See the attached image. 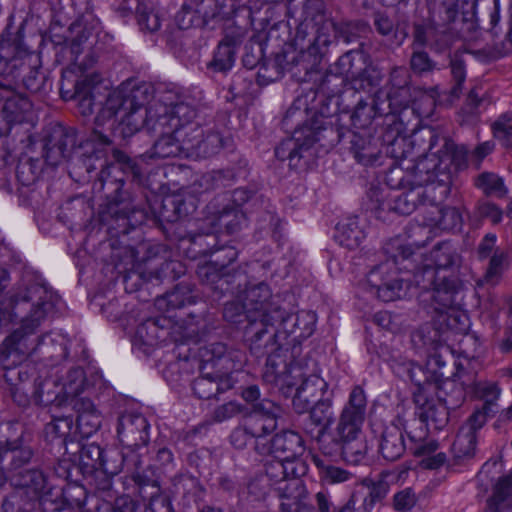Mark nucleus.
I'll use <instances>...</instances> for the list:
<instances>
[{
    "label": "nucleus",
    "instance_id": "nucleus-50",
    "mask_svg": "<svg viewBox=\"0 0 512 512\" xmlns=\"http://www.w3.org/2000/svg\"><path fill=\"white\" fill-rule=\"evenodd\" d=\"M494 149V144L491 142H484L480 144L476 150L475 153L479 157V159H483L485 156L490 154Z\"/></svg>",
    "mask_w": 512,
    "mask_h": 512
},
{
    "label": "nucleus",
    "instance_id": "nucleus-57",
    "mask_svg": "<svg viewBox=\"0 0 512 512\" xmlns=\"http://www.w3.org/2000/svg\"><path fill=\"white\" fill-rule=\"evenodd\" d=\"M188 107L184 106V105H178L176 107V110H175V113L179 116L181 114H186V111H188Z\"/></svg>",
    "mask_w": 512,
    "mask_h": 512
},
{
    "label": "nucleus",
    "instance_id": "nucleus-1",
    "mask_svg": "<svg viewBox=\"0 0 512 512\" xmlns=\"http://www.w3.org/2000/svg\"><path fill=\"white\" fill-rule=\"evenodd\" d=\"M128 102L132 105V101L125 99L121 90H115L109 95L95 118V140L108 145L112 135L127 138L139 131L144 124V117L139 107L127 111L124 105Z\"/></svg>",
    "mask_w": 512,
    "mask_h": 512
},
{
    "label": "nucleus",
    "instance_id": "nucleus-61",
    "mask_svg": "<svg viewBox=\"0 0 512 512\" xmlns=\"http://www.w3.org/2000/svg\"><path fill=\"white\" fill-rule=\"evenodd\" d=\"M506 303L509 313L512 314V296L507 298Z\"/></svg>",
    "mask_w": 512,
    "mask_h": 512
},
{
    "label": "nucleus",
    "instance_id": "nucleus-17",
    "mask_svg": "<svg viewBox=\"0 0 512 512\" xmlns=\"http://www.w3.org/2000/svg\"><path fill=\"white\" fill-rule=\"evenodd\" d=\"M74 408L78 413L77 425L81 433L89 437L101 426V416L94 404L88 399L75 402Z\"/></svg>",
    "mask_w": 512,
    "mask_h": 512
},
{
    "label": "nucleus",
    "instance_id": "nucleus-5",
    "mask_svg": "<svg viewBox=\"0 0 512 512\" xmlns=\"http://www.w3.org/2000/svg\"><path fill=\"white\" fill-rule=\"evenodd\" d=\"M363 419L343 411L336 428V441L343 457L352 463H358L366 454L368 446L361 432Z\"/></svg>",
    "mask_w": 512,
    "mask_h": 512
},
{
    "label": "nucleus",
    "instance_id": "nucleus-48",
    "mask_svg": "<svg viewBox=\"0 0 512 512\" xmlns=\"http://www.w3.org/2000/svg\"><path fill=\"white\" fill-rule=\"evenodd\" d=\"M260 396V391L257 386H250L243 390L242 397L247 402H254L256 401Z\"/></svg>",
    "mask_w": 512,
    "mask_h": 512
},
{
    "label": "nucleus",
    "instance_id": "nucleus-20",
    "mask_svg": "<svg viewBox=\"0 0 512 512\" xmlns=\"http://www.w3.org/2000/svg\"><path fill=\"white\" fill-rule=\"evenodd\" d=\"M411 443L413 446L410 449L413 451V454L416 456H427L421 461V464L428 469H436L444 464L446 461V456L444 453H437L432 456H429L431 453L437 450V443L434 441H429L425 443H421L420 441L425 437V435H409Z\"/></svg>",
    "mask_w": 512,
    "mask_h": 512
},
{
    "label": "nucleus",
    "instance_id": "nucleus-43",
    "mask_svg": "<svg viewBox=\"0 0 512 512\" xmlns=\"http://www.w3.org/2000/svg\"><path fill=\"white\" fill-rule=\"evenodd\" d=\"M230 438L233 446H235L238 449H242L253 437L245 427L244 429H236L235 431H233Z\"/></svg>",
    "mask_w": 512,
    "mask_h": 512
},
{
    "label": "nucleus",
    "instance_id": "nucleus-34",
    "mask_svg": "<svg viewBox=\"0 0 512 512\" xmlns=\"http://www.w3.org/2000/svg\"><path fill=\"white\" fill-rule=\"evenodd\" d=\"M85 384V374L81 368H74L70 370L65 378L61 380L59 385L63 386L65 389V393L67 394H78L84 389Z\"/></svg>",
    "mask_w": 512,
    "mask_h": 512
},
{
    "label": "nucleus",
    "instance_id": "nucleus-29",
    "mask_svg": "<svg viewBox=\"0 0 512 512\" xmlns=\"http://www.w3.org/2000/svg\"><path fill=\"white\" fill-rule=\"evenodd\" d=\"M474 391L477 397L484 401L483 407L488 411H496V402L500 397L501 390L494 382L481 381L474 384Z\"/></svg>",
    "mask_w": 512,
    "mask_h": 512
},
{
    "label": "nucleus",
    "instance_id": "nucleus-41",
    "mask_svg": "<svg viewBox=\"0 0 512 512\" xmlns=\"http://www.w3.org/2000/svg\"><path fill=\"white\" fill-rule=\"evenodd\" d=\"M415 504L414 494L410 490H404L394 496V506L399 511L412 508Z\"/></svg>",
    "mask_w": 512,
    "mask_h": 512
},
{
    "label": "nucleus",
    "instance_id": "nucleus-37",
    "mask_svg": "<svg viewBox=\"0 0 512 512\" xmlns=\"http://www.w3.org/2000/svg\"><path fill=\"white\" fill-rule=\"evenodd\" d=\"M493 413H495V411H488V409H486L485 407H482L481 410L475 411L470 416L467 423L463 427L469 431L474 432V434H476V431L478 429H480L485 424L487 417Z\"/></svg>",
    "mask_w": 512,
    "mask_h": 512
},
{
    "label": "nucleus",
    "instance_id": "nucleus-36",
    "mask_svg": "<svg viewBox=\"0 0 512 512\" xmlns=\"http://www.w3.org/2000/svg\"><path fill=\"white\" fill-rule=\"evenodd\" d=\"M494 136L506 147H512V125H508L503 119L496 121L493 126Z\"/></svg>",
    "mask_w": 512,
    "mask_h": 512
},
{
    "label": "nucleus",
    "instance_id": "nucleus-7",
    "mask_svg": "<svg viewBox=\"0 0 512 512\" xmlns=\"http://www.w3.org/2000/svg\"><path fill=\"white\" fill-rule=\"evenodd\" d=\"M446 264H438V268L434 269L428 267L424 270V276L428 281H431L432 285V305L436 311L441 313H447L452 316L458 313L454 306L456 304V297L458 295V284L453 279H448L446 271L442 269V266Z\"/></svg>",
    "mask_w": 512,
    "mask_h": 512
},
{
    "label": "nucleus",
    "instance_id": "nucleus-19",
    "mask_svg": "<svg viewBox=\"0 0 512 512\" xmlns=\"http://www.w3.org/2000/svg\"><path fill=\"white\" fill-rule=\"evenodd\" d=\"M305 141L300 143L301 135L304 131H296L292 138L283 141L275 150V155L281 159H289L290 164H294V160L300 157V152L311 146L315 139L311 129H306Z\"/></svg>",
    "mask_w": 512,
    "mask_h": 512
},
{
    "label": "nucleus",
    "instance_id": "nucleus-12",
    "mask_svg": "<svg viewBox=\"0 0 512 512\" xmlns=\"http://www.w3.org/2000/svg\"><path fill=\"white\" fill-rule=\"evenodd\" d=\"M281 407L273 401L264 399L257 403L253 411L245 420V427L255 438V448L260 439H266V435L277 427V419L281 414Z\"/></svg>",
    "mask_w": 512,
    "mask_h": 512
},
{
    "label": "nucleus",
    "instance_id": "nucleus-3",
    "mask_svg": "<svg viewBox=\"0 0 512 512\" xmlns=\"http://www.w3.org/2000/svg\"><path fill=\"white\" fill-rule=\"evenodd\" d=\"M408 377L410 380L420 384L417 372L421 368L413 362H407ZM414 402L420 420L426 424L428 429L442 430L448 423L449 412L446 404L440 398L431 396V385H418L414 392Z\"/></svg>",
    "mask_w": 512,
    "mask_h": 512
},
{
    "label": "nucleus",
    "instance_id": "nucleus-16",
    "mask_svg": "<svg viewBox=\"0 0 512 512\" xmlns=\"http://www.w3.org/2000/svg\"><path fill=\"white\" fill-rule=\"evenodd\" d=\"M34 322L51 316L60 302L59 296L34 273Z\"/></svg>",
    "mask_w": 512,
    "mask_h": 512
},
{
    "label": "nucleus",
    "instance_id": "nucleus-38",
    "mask_svg": "<svg viewBox=\"0 0 512 512\" xmlns=\"http://www.w3.org/2000/svg\"><path fill=\"white\" fill-rule=\"evenodd\" d=\"M477 212L480 217L488 218L494 224L502 220V211L499 207L492 203H482L478 206Z\"/></svg>",
    "mask_w": 512,
    "mask_h": 512
},
{
    "label": "nucleus",
    "instance_id": "nucleus-25",
    "mask_svg": "<svg viewBox=\"0 0 512 512\" xmlns=\"http://www.w3.org/2000/svg\"><path fill=\"white\" fill-rule=\"evenodd\" d=\"M16 179L18 183V196L20 203L29 207L32 194V159H21L16 168Z\"/></svg>",
    "mask_w": 512,
    "mask_h": 512
},
{
    "label": "nucleus",
    "instance_id": "nucleus-55",
    "mask_svg": "<svg viewBox=\"0 0 512 512\" xmlns=\"http://www.w3.org/2000/svg\"><path fill=\"white\" fill-rule=\"evenodd\" d=\"M20 390V386H15V390L13 391V398L19 405L25 406L28 404L29 400L27 398L24 400L20 398Z\"/></svg>",
    "mask_w": 512,
    "mask_h": 512
},
{
    "label": "nucleus",
    "instance_id": "nucleus-30",
    "mask_svg": "<svg viewBox=\"0 0 512 512\" xmlns=\"http://www.w3.org/2000/svg\"><path fill=\"white\" fill-rule=\"evenodd\" d=\"M476 447V434L462 427L453 443V452L456 457H468L473 455Z\"/></svg>",
    "mask_w": 512,
    "mask_h": 512
},
{
    "label": "nucleus",
    "instance_id": "nucleus-59",
    "mask_svg": "<svg viewBox=\"0 0 512 512\" xmlns=\"http://www.w3.org/2000/svg\"><path fill=\"white\" fill-rule=\"evenodd\" d=\"M8 158H9V155L7 153H5L2 157V159L0 160V169L7 165Z\"/></svg>",
    "mask_w": 512,
    "mask_h": 512
},
{
    "label": "nucleus",
    "instance_id": "nucleus-13",
    "mask_svg": "<svg viewBox=\"0 0 512 512\" xmlns=\"http://www.w3.org/2000/svg\"><path fill=\"white\" fill-rule=\"evenodd\" d=\"M31 329L27 326L14 330L0 345V363L4 369L21 364L30 353Z\"/></svg>",
    "mask_w": 512,
    "mask_h": 512
},
{
    "label": "nucleus",
    "instance_id": "nucleus-18",
    "mask_svg": "<svg viewBox=\"0 0 512 512\" xmlns=\"http://www.w3.org/2000/svg\"><path fill=\"white\" fill-rule=\"evenodd\" d=\"M30 103L27 100L11 98L8 99L0 114V137L7 135L13 123H21L26 117L24 112Z\"/></svg>",
    "mask_w": 512,
    "mask_h": 512
},
{
    "label": "nucleus",
    "instance_id": "nucleus-42",
    "mask_svg": "<svg viewBox=\"0 0 512 512\" xmlns=\"http://www.w3.org/2000/svg\"><path fill=\"white\" fill-rule=\"evenodd\" d=\"M411 66L417 72H427L434 68V64L424 52L414 53L411 59Z\"/></svg>",
    "mask_w": 512,
    "mask_h": 512
},
{
    "label": "nucleus",
    "instance_id": "nucleus-40",
    "mask_svg": "<svg viewBox=\"0 0 512 512\" xmlns=\"http://www.w3.org/2000/svg\"><path fill=\"white\" fill-rule=\"evenodd\" d=\"M389 492L388 481L381 479L372 484L369 493L370 504H374L382 500Z\"/></svg>",
    "mask_w": 512,
    "mask_h": 512
},
{
    "label": "nucleus",
    "instance_id": "nucleus-28",
    "mask_svg": "<svg viewBox=\"0 0 512 512\" xmlns=\"http://www.w3.org/2000/svg\"><path fill=\"white\" fill-rule=\"evenodd\" d=\"M512 498V474L499 480L493 496L488 501V507L494 512H501L502 506Z\"/></svg>",
    "mask_w": 512,
    "mask_h": 512
},
{
    "label": "nucleus",
    "instance_id": "nucleus-33",
    "mask_svg": "<svg viewBox=\"0 0 512 512\" xmlns=\"http://www.w3.org/2000/svg\"><path fill=\"white\" fill-rule=\"evenodd\" d=\"M234 51L228 43H220L215 52L211 66L214 70L224 72L230 70L234 65Z\"/></svg>",
    "mask_w": 512,
    "mask_h": 512
},
{
    "label": "nucleus",
    "instance_id": "nucleus-63",
    "mask_svg": "<svg viewBox=\"0 0 512 512\" xmlns=\"http://www.w3.org/2000/svg\"><path fill=\"white\" fill-rule=\"evenodd\" d=\"M5 483L4 472L0 470V487Z\"/></svg>",
    "mask_w": 512,
    "mask_h": 512
},
{
    "label": "nucleus",
    "instance_id": "nucleus-11",
    "mask_svg": "<svg viewBox=\"0 0 512 512\" xmlns=\"http://www.w3.org/2000/svg\"><path fill=\"white\" fill-rule=\"evenodd\" d=\"M257 451L262 455H271L275 459L292 464L304 452L303 439L294 431H284L276 434L271 441L258 440Z\"/></svg>",
    "mask_w": 512,
    "mask_h": 512
},
{
    "label": "nucleus",
    "instance_id": "nucleus-31",
    "mask_svg": "<svg viewBox=\"0 0 512 512\" xmlns=\"http://www.w3.org/2000/svg\"><path fill=\"white\" fill-rule=\"evenodd\" d=\"M476 185L487 195L503 197L507 193L503 180L493 173H483L480 175Z\"/></svg>",
    "mask_w": 512,
    "mask_h": 512
},
{
    "label": "nucleus",
    "instance_id": "nucleus-4",
    "mask_svg": "<svg viewBox=\"0 0 512 512\" xmlns=\"http://www.w3.org/2000/svg\"><path fill=\"white\" fill-rule=\"evenodd\" d=\"M211 353L212 357L203 360L202 377L194 383V390L200 397H209L211 394V391L206 392L202 389L207 382H224L225 380L227 385L231 386L228 378L241 367V361H236V357L232 353H226L223 344L214 345Z\"/></svg>",
    "mask_w": 512,
    "mask_h": 512
},
{
    "label": "nucleus",
    "instance_id": "nucleus-60",
    "mask_svg": "<svg viewBox=\"0 0 512 512\" xmlns=\"http://www.w3.org/2000/svg\"><path fill=\"white\" fill-rule=\"evenodd\" d=\"M159 454H160V456H161V457H163V458H167V459H170V458H171V453H170V451H168V450L163 449V450H161V451L159 452Z\"/></svg>",
    "mask_w": 512,
    "mask_h": 512
},
{
    "label": "nucleus",
    "instance_id": "nucleus-32",
    "mask_svg": "<svg viewBox=\"0 0 512 512\" xmlns=\"http://www.w3.org/2000/svg\"><path fill=\"white\" fill-rule=\"evenodd\" d=\"M312 421L323 429L328 427L333 420L332 403L330 399H322L310 408Z\"/></svg>",
    "mask_w": 512,
    "mask_h": 512
},
{
    "label": "nucleus",
    "instance_id": "nucleus-35",
    "mask_svg": "<svg viewBox=\"0 0 512 512\" xmlns=\"http://www.w3.org/2000/svg\"><path fill=\"white\" fill-rule=\"evenodd\" d=\"M365 395L360 388L352 390L349 398V403L345 407L344 411H349V414L364 420L365 414Z\"/></svg>",
    "mask_w": 512,
    "mask_h": 512
},
{
    "label": "nucleus",
    "instance_id": "nucleus-44",
    "mask_svg": "<svg viewBox=\"0 0 512 512\" xmlns=\"http://www.w3.org/2000/svg\"><path fill=\"white\" fill-rule=\"evenodd\" d=\"M496 235L487 234L479 245L478 253L481 258L488 257L493 251L496 244Z\"/></svg>",
    "mask_w": 512,
    "mask_h": 512
},
{
    "label": "nucleus",
    "instance_id": "nucleus-52",
    "mask_svg": "<svg viewBox=\"0 0 512 512\" xmlns=\"http://www.w3.org/2000/svg\"><path fill=\"white\" fill-rule=\"evenodd\" d=\"M20 384L28 382L31 378L30 369L28 366L21 367L17 372Z\"/></svg>",
    "mask_w": 512,
    "mask_h": 512
},
{
    "label": "nucleus",
    "instance_id": "nucleus-47",
    "mask_svg": "<svg viewBox=\"0 0 512 512\" xmlns=\"http://www.w3.org/2000/svg\"><path fill=\"white\" fill-rule=\"evenodd\" d=\"M412 196V193L407 194L405 196H400L397 200L396 209L399 210L401 213L409 214L414 210V205H409V197Z\"/></svg>",
    "mask_w": 512,
    "mask_h": 512
},
{
    "label": "nucleus",
    "instance_id": "nucleus-14",
    "mask_svg": "<svg viewBox=\"0 0 512 512\" xmlns=\"http://www.w3.org/2000/svg\"><path fill=\"white\" fill-rule=\"evenodd\" d=\"M270 297V291L265 284H260L257 287H254L248 291L247 298L250 304L245 303L242 306H237L234 304H228L224 308V316L229 321L236 322L235 316L239 315L240 310H245L248 313V318L251 321H256L257 317L252 315V312L260 313V321L264 325H268L270 323V319L263 312L265 301Z\"/></svg>",
    "mask_w": 512,
    "mask_h": 512
},
{
    "label": "nucleus",
    "instance_id": "nucleus-8",
    "mask_svg": "<svg viewBox=\"0 0 512 512\" xmlns=\"http://www.w3.org/2000/svg\"><path fill=\"white\" fill-rule=\"evenodd\" d=\"M288 465L286 461L275 459L267 465L265 477L271 484H279L277 489L282 492L284 498L291 501L287 504L282 503V507L287 506L290 511H295L305 490L301 481L294 477V469L291 468V471H288Z\"/></svg>",
    "mask_w": 512,
    "mask_h": 512
},
{
    "label": "nucleus",
    "instance_id": "nucleus-64",
    "mask_svg": "<svg viewBox=\"0 0 512 512\" xmlns=\"http://www.w3.org/2000/svg\"><path fill=\"white\" fill-rule=\"evenodd\" d=\"M508 215L512 218V201L510 202L508 206Z\"/></svg>",
    "mask_w": 512,
    "mask_h": 512
},
{
    "label": "nucleus",
    "instance_id": "nucleus-49",
    "mask_svg": "<svg viewBox=\"0 0 512 512\" xmlns=\"http://www.w3.org/2000/svg\"><path fill=\"white\" fill-rule=\"evenodd\" d=\"M93 99L91 96L83 97L79 101V109L83 115H90L93 111Z\"/></svg>",
    "mask_w": 512,
    "mask_h": 512
},
{
    "label": "nucleus",
    "instance_id": "nucleus-46",
    "mask_svg": "<svg viewBox=\"0 0 512 512\" xmlns=\"http://www.w3.org/2000/svg\"><path fill=\"white\" fill-rule=\"evenodd\" d=\"M452 73L457 81V85L453 88L454 96L458 97L460 92V85L465 79V69L461 62H452Z\"/></svg>",
    "mask_w": 512,
    "mask_h": 512
},
{
    "label": "nucleus",
    "instance_id": "nucleus-27",
    "mask_svg": "<svg viewBox=\"0 0 512 512\" xmlns=\"http://www.w3.org/2000/svg\"><path fill=\"white\" fill-rule=\"evenodd\" d=\"M379 270H372L367 278L368 284L375 289L377 296L383 301H394L402 296L403 289L402 280H394L393 283H378Z\"/></svg>",
    "mask_w": 512,
    "mask_h": 512
},
{
    "label": "nucleus",
    "instance_id": "nucleus-54",
    "mask_svg": "<svg viewBox=\"0 0 512 512\" xmlns=\"http://www.w3.org/2000/svg\"><path fill=\"white\" fill-rule=\"evenodd\" d=\"M510 328L507 330V337L500 343V349L502 352H512V338L508 335Z\"/></svg>",
    "mask_w": 512,
    "mask_h": 512
},
{
    "label": "nucleus",
    "instance_id": "nucleus-62",
    "mask_svg": "<svg viewBox=\"0 0 512 512\" xmlns=\"http://www.w3.org/2000/svg\"><path fill=\"white\" fill-rule=\"evenodd\" d=\"M201 512H220V510L215 509V508H211V507H206V508H203L201 510Z\"/></svg>",
    "mask_w": 512,
    "mask_h": 512
},
{
    "label": "nucleus",
    "instance_id": "nucleus-53",
    "mask_svg": "<svg viewBox=\"0 0 512 512\" xmlns=\"http://www.w3.org/2000/svg\"><path fill=\"white\" fill-rule=\"evenodd\" d=\"M376 25L378 27V30L382 34H388L391 31V29H392V26H391L390 22L387 19H384V18L378 19L376 21Z\"/></svg>",
    "mask_w": 512,
    "mask_h": 512
},
{
    "label": "nucleus",
    "instance_id": "nucleus-51",
    "mask_svg": "<svg viewBox=\"0 0 512 512\" xmlns=\"http://www.w3.org/2000/svg\"><path fill=\"white\" fill-rule=\"evenodd\" d=\"M316 500H317V504H318V508H319L320 512H329L330 511V502L324 493H322V492L317 493Z\"/></svg>",
    "mask_w": 512,
    "mask_h": 512
},
{
    "label": "nucleus",
    "instance_id": "nucleus-45",
    "mask_svg": "<svg viewBox=\"0 0 512 512\" xmlns=\"http://www.w3.org/2000/svg\"><path fill=\"white\" fill-rule=\"evenodd\" d=\"M504 261H505V254L502 252H500V253L496 252L491 257V260H490V265H489L488 272H487L488 277L497 276L502 270Z\"/></svg>",
    "mask_w": 512,
    "mask_h": 512
},
{
    "label": "nucleus",
    "instance_id": "nucleus-39",
    "mask_svg": "<svg viewBox=\"0 0 512 512\" xmlns=\"http://www.w3.org/2000/svg\"><path fill=\"white\" fill-rule=\"evenodd\" d=\"M241 405L235 401H230L218 407L215 411V418L218 421H224L241 412Z\"/></svg>",
    "mask_w": 512,
    "mask_h": 512
},
{
    "label": "nucleus",
    "instance_id": "nucleus-23",
    "mask_svg": "<svg viewBox=\"0 0 512 512\" xmlns=\"http://www.w3.org/2000/svg\"><path fill=\"white\" fill-rule=\"evenodd\" d=\"M405 443L402 431L396 427H388L382 436L380 451L383 457L389 461H395L405 451Z\"/></svg>",
    "mask_w": 512,
    "mask_h": 512
},
{
    "label": "nucleus",
    "instance_id": "nucleus-6",
    "mask_svg": "<svg viewBox=\"0 0 512 512\" xmlns=\"http://www.w3.org/2000/svg\"><path fill=\"white\" fill-rule=\"evenodd\" d=\"M303 374L302 367L298 364L288 363L287 353L280 349L269 355L263 372V379L282 392L289 393L291 388L302 379Z\"/></svg>",
    "mask_w": 512,
    "mask_h": 512
},
{
    "label": "nucleus",
    "instance_id": "nucleus-9",
    "mask_svg": "<svg viewBox=\"0 0 512 512\" xmlns=\"http://www.w3.org/2000/svg\"><path fill=\"white\" fill-rule=\"evenodd\" d=\"M27 456L23 459H14V475L12 483L17 489L4 500L2 504L3 512H30L32 509V501L29 496V485L32 483V472L29 467L24 468V464L28 465L31 452L28 451Z\"/></svg>",
    "mask_w": 512,
    "mask_h": 512
},
{
    "label": "nucleus",
    "instance_id": "nucleus-15",
    "mask_svg": "<svg viewBox=\"0 0 512 512\" xmlns=\"http://www.w3.org/2000/svg\"><path fill=\"white\" fill-rule=\"evenodd\" d=\"M327 389L326 381L318 376L311 375L297 388L293 397V407L297 413H305L310 410L313 403L322 400Z\"/></svg>",
    "mask_w": 512,
    "mask_h": 512
},
{
    "label": "nucleus",
    "instance_id": "nucleus-10",
    "mask_svg": "<svg viewBox=\"0 0 512 512\" xmlns=\"http://www.w3.org/2000/svg\"><path fill=\"white\" fill-rule=\"evenodd\" d=\"M23 27H20L16 36H2L0 40V77L15 80L25 66L29 57V50L23 44Z\"/></svg>",
    "mask_w": 512,
    "mask_h": 512
},
{
    "label": "nucleus",
    "instance_id": "nucleus-26",
    "mask_svg": "<svg viewBox=\"0 0 512 512\" xmlns=\"http://www.w3.org/2000/svg\"><path fill=\"white\" fill-rule=\"evenodd\" d=\"M313 463L318 469L321 482L329 485L339 484L351 479L352 474L340 467L327 463L319 456H313Z\"/></svg>",
    "mask_w": 512,
    "mask_h": 512
},
{
    "label": "nucleus",
    "instance_id": "nucleus-58",
    "mask_svg": "<svg viewBox=\"0 0 512 512\" xmlns=\"http://www.w3.org/2000/svg\"><path fill=\"white\" fill-rule=\"evenodd\" d=\"M179 292L176 290L169 295V303L175 305V301L178 297Z\"/></svg>",
    "mask_w": 512,
    "mask_h": 512
},
{
    "label": "nucleus",
    "instance_id": "nucleus-22",
    "mask_svg": "<svg viewBox=\"0 0 512 512\" xmlns=\"http://www.w3.org/2000/svg\"><path fill=\"white\" fill-rule=\"evenodd\" d=\"M335 237L341 245L355 248L365 238V232L359 226L357 217H349L338 223Z\"/></svg>",
    "mask_w": 512,
    "mask_h": 512
},
{
    "label": "nucleus",
    "instance_id": "nucleus-24",
    "mask_svg": "<svg viewBox=\"0 0 512 512\" xmlns=\"http://www.w3.org/2000/svg\"><path fill=\"white\" fill-rule=\"evenodd\" d=\"M67 140L68 136L61 127H53L45 136L46 159L50 164L57 165L66 156Z\"/></svg>",
    "mask_w": 512,
    "mask_h": 512
},
{
    "label": "nucleus",
    "instance_id": "nucleus-56",
    "mask_svg": "<svg viewBox=\"0 0 512 512\" xmlns=\"http://www.w3.org/2000/svg\"><path fill=\"white\" fill-rule=\"evenodd\" d=\"M501 418L503 420H511L512 419V404L501 413Z\"/></svg>",
    "mask_w": 512,
    "mask_h": 512
},
{
    "label": "nucleus",
    "instance_id": "nucleus-21",
    "mask_svg": "<svg viewBox=\"0 0 512 512\" xmlns=\"http://www.w3.org/2000/svg\"><path fill=\"white\" fill-rule=\"evenodd\" d=\"M430 214H436V216L427 219L424 223L425 225L435 226L443 230L451 231L461 228L462 217L456 208H439L437 205H431Z\"/></svg>",
    "mask_w": 512,
    "mask_h": 512
},
{
    "label": "nucleus",
    "instance_id": "nucleus-2",
    "mask_svg": "<svg viewBox=\"0 0 512 512\" xmlns=\"http://www.w3.org/2000/svg\"><path fill=\"white\" fill-rule=\"evenodd\" d=\"M202 130L196 125H181L173 134L161 137L153 147V156L159 158L176 157L184 154L190 156L196 154H210L209 145L220 144V138L216 134L202 139Z\"/></svg>",
    "mask_w": 512,
    "mask_h": 512
}]
</instances>
